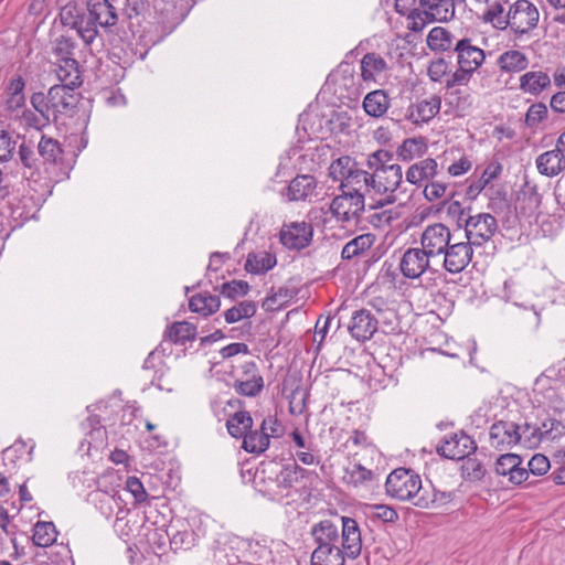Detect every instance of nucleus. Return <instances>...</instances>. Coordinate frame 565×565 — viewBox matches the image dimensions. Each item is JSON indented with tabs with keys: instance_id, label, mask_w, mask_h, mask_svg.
Listing matches in <instances>:
<instances>
[{
	"instance_id": "nucleus-49",
	"label": "nucleus",
	"mask_w": 565,
	"mask_h": 565,
	"mask_svg": "<svg viewBox=\"0 0 565 565\" xmlns=\"http://www.w3.org/2000/svg\"><path fill=\"white\" fill-rule=\"evenodd\" d=\"M327 125L332 134H345L351 126V116L348 111H333Z\"/></svg>"
},
{
	"instance_id": "nucleus-51",
	"label": "nucleus",
	"mask_w": 565,
	"mask_h": 565,
	"mask_svg": "<svg viewBox=\"0 0 565 565\" xmlns=\"http://www.w3.org/2000/svg\"><path fill=\"white\" fill-rule=\"evenodd\" d=\"M522 458L515 454L501 455L494 465L495 473L499 476H509L513 468L521 465Z\"/></svg>"
},
{
	"instance_id": "nucleus-34",
	"label": "nucleus",
	"mask_w": 565,
	"mask_h": 565,
	"mask_svg": "<svg viewBox=\"0 0 565 565\" xmlns=\"http://www.w3.org/2000/svg\"><path fill=\"white\" fill-rule=\"evenodd\" d=\"M270 445L269 433L259 428L252 430L246 434L243 438L242 448L249 454H263Z\"/></svg>"
},
{
	"instance_id": "nucleus-10",
	"label": "nucleus",
	"mask_w": 565,
	"mask_h": 565,
	"mask_svg": "<svg viewBox=\"0 0 565 565\" xmlns=\"http://www.w3.org/2000/svg\"><path fill=\"white\" fill-rule=\"evenodd\" d=\"M436 450L444 458L460 460L473 455L477 451V444L463 430H460L446 436Z\"/></svg>"
},
{
	"instance_id": "nucleus-63",
	"label": "nucleus",
	"mask_w": 565,
	"mask_h": 565,
	"mask_svg": "<svg viewBox=\"0 0 565 565\" xmlns=\"http://www.w3.org/2000/svg\"><path fill=\"white\" fill-rule=\"evenodd\" d=\"M260 427L266 433H269V438L280 437L281 435V425L276 416L268 415L265 417L260 424Z\"/></svg>"
},
{
	"instance_id": "nucleus-38",
	"label": "nucleus",
	"mask_w": 565,
	"mask_h": 565,
	"mask_svg": "<svg viewBox=\"0 0 565 565\" xmlns=\"http://www.w3.org/2000/svg\"><path fill=\"white\" fill-rule=\"evenodd\" d=\"M375 242L373 234H361L350 242H348L341 252V257L344 260H350L355 256L361 255L365 250L370 249Z\"/></svg>"
},
{
	"instance_id": "nucleus-43",
	"label": "nucleus",
	"mask_w": 565,
	"mask_h": 565,
	"mask_svg": "<svg viewBox=\"0 0 565 565\" xmlns=\"http://www.w3.org/2000/svg\"><path fill=\"white\" fill-rule=\"evenodd\" d=\"M38 154L44 163H56L62 158L63 150L57 140L42 135L38 143Z\"/></svg>"
},
{
	"instance_id": "nucleus-21",
	"label": "nucleus",
	"mask_w": 565,
	"mask_h": 565,
	"mask_svg": "<svg viewBox=\"0 0 565 565\" xmlns=\"http://www.w3.org/2000/svg\"><path fill=\"white\" fill-rule=\"evenodd\" d=\"M25 79L22 75H14L4 88L6 93V110L10 114L20 111L25 106Z\"/></svg>"
},
{
	"instance_id": "nucleus-56",
	"label": "nucleus",
	"mask_w": 565,
	"mask_h": 565,
	"mask_svg": "<svg viewBox=\"0 0 565 565\" xmlns=\"http://www.w3.org/2000/svg\"><path fill=\"white\" fill-rule=\"evenodd\" d=\"M393 152L380 149L369 156L366 166L371 170H376V168H386L391 166L390 162L393 160Z\"/></svg>"
},
{
	"instance_id": "nucleus-35",
	"label": "nucleus",
	"mask_w": 565,
	"mask_h": 565,
	"mask_svg": "<svg viewBox=\"0 0 565 565\" xmlns=\"http://www.w3.org/2000/svg\"><path fill=\"white\" fill-rule=\"evenodd\" d=\"M164 335L174 344H184L196 338V327L188 321H177L168 327Z\"/></svg>"
},
{
	"instance_id": "nucleus-3",
	"label": "nucleus",
	"mask_w": 565,
	"mask_h": 565,
	"mask_svg": "<svg viewBox=\"0 0 565 565\" xmlns=\"http://www.w3.org/2000/svg\"><path fill=\"white\" fill-rule=\"evenodd\" d=\"M86 8L87 18L84 14H77L71 24L85 45L90 46L99 36L98 28L105 32H113V28L119 21V15L110 0H87Z\"/></svg>"
},
{
	"instance_id": "nucleus-57",
	"label": "nucleus",
	"mask_w": 565,
	"mask_h": 565,
	"mask_svg": "<svg viewBox=\"0 0 565 565\" xmlns=\"http://www.w3.org/2000/svg\"><path fill=\"white\" fill-rule=\"evenodd\" d=\"M450 62L444 57H439L430 62L427 73L433 82H440L441 78L449 73Z\"/></svg>"
},
{
	"instance_id": "nucleus-61",
	"label": "nucleus",
	"mask_w": 565,
	"mask_h": 565,
	"mask_svg": "<svg viewBox=\"0 0 565 565\" xmlns=\"http://www.w3.org/2000/svg\"><path fill=\"white\" fill-rule=\"evenodd\" d=\"M447 184L439 181L428 183L424 189V196L427 201H435L443 198L446 193Z\"/></svg>"
},
{
	"instance_id": "nucleus-32",
	"label": "nucleus",
	"mask_w": 565,
	"mask_h": 565,
	"mask_svg": "<svg viewBox=\"0 0 565 565\" xmlns=\"http://www.w3.org/2000/svg\"><path fill=\"white\" fill-rule=\"evenodd\" d=\"M551 85V78L547 73L527 72L520 77V88L531 95L537 96Z\"/></svg>"
},
{
	"instance_id": "nucleus-26",
	"label": "nucleus",
	"mask_w": 565,
	"mask_h": 565,
	"mask_svg": "<svg viewBox=\"0 0 565 565\" xmlns=\"http://www.w3.org/2000/svg\"><path fill=\"white\" fill-rule=\"evenodd\" d=\"M488 209L497 215H502L507 221L518 215V207L513 206L503 188H490Z\"/></svg>"
},
{
	"instance_id": "nucleus-30",
	"label": "nucleus",
	"mask_w": 565,
	"mask_h": 565,
	"mask_svg": "<svg viewBox=\"0 0 565 565\" xmlns=\"http://www.w3.org/2000/svg\"><path fill=\"white\" fill-rule=\"evenodd\" d=\"M428 150L427 140L425 137H414L405 139L396 150L397 159L408 162L415 158L423 157Z\"/></svg>"
},
{
	"instance_id": "nucleus-39",
	"label": "nucleus",
	"mask_w": 565,
	"mask_h": 565,
	"mask_svg": "<svg viewBox=\"0 0 565 565\" xmlns=\"http://www.w3.org/2000/svg\"><path fill=\"white\" fill-rule=\"evenodd\" d=\"M454 35L443 26L433 28L426 39L427 46L435 52H446L452 46Z\"/></svg>"
},
{
	"instance_id": "nucleus-22",
	"label": "nucleus",
	"mask_w": 565,
	"mask_h": 565,
	"mask_svg": "<svg viewBox=\"0 0 565 565\" xmlns=\"http://www.w3.org/2000/svg\"><path fill=\"white\" fill-rule=\"evenodd\" d=\"M564 150L556 148L540 154L536 159V167L541 174L555 177L565 169Z\"/></svg>"
},
{
	"instance_id": "nucleus-15",
	"label": "nucleus",
	"mask_w": 565,
	"mask_h": 565,
	"mask_svg": "<svg viewBox=\"0 0 565 565\" xmlns=\"http://www.w3.org/2000/svg\"><path fill=\"white\" fill-rule=\"evenodd\" d=\"M473 245L467 242L449 244L444 250V267L450 274L461 273L471 262Z\"/></svg>"
},
{
	"instance_id": "nucleus-44",
	"label": "nucleus",
	"mask_w": 565,
	"mask_h": 565,
	"mask_svg": "<svg viewBox=\"0 0 565 565\" xmlns=\"http://www.w3.org/2000/svg\"><path fill=\"white\" fill-rule=\"evenodd\" d=\"M461 460L462 465L460 470L463 480L469 482H477L484 478L487 469L480 460L470 456Z\"/></svg>"
},
{
	"instance_id": "nucleus-58",
	"label": "nucleus",
	"mask_w": 565,
	"mask_h": 565,
	"mask_svg": "<svg viewBox=\"0 0 565 565\" xmlns=\"http://www.w3.org/2000/svg\"><path fill=\"white\" fill-rule=\"evenodd\" d=\"M473 70L459 66L458 70L447 79L446 88L450 89L457 85H467L473 74Z\"/></svg>"
},
{
	"instance_id": "nucleus-42",
	"label": "nucleus",
	"mask_w": 565,
	"mask_h": 565,
	"mask_svg": "<svg viewBox=\"0 0 565 565\" xmlns=\"http://www.w3.org/2000/svg\"><path fill=\"white\" fill-rule=\"evenodd\" d=\"M57 532L53 522L39 521L33 529L32 540L36 546L47 547L56 541Z\"/></svg>"
},
{
	"instance_id": "nucleus-17",
	"label": "nucleus",
	"mask_w": 565,
	"mask_h": 565,
	"mask_svg": "<svg viewBox=\"0 0 565 565\" xmlns=\"http://www.w3.org/2000/svg\"><path fill=\"white\" fill-rule=\"evenodd\" d=\"M379 320L367 309L355 310L352 313L348 331L355 340L364 342L370 340L377 331Z\"/></svg>"
},
{
	"instance_id": "nucleus-37",
	"label": "nucleus",
	"mask_w": 565,
	"mask_h": 565,
	"mask_svg": "<svg viewBox=\"0 0 565 565\" xmlns=\"http://www.w3.org/2000/svg\"><path fill=\"white\" fill-rule=\"evenodd\" d=\"M498 64L502 72H521L529 65L526 55L516 50H510L502 53L498 58Z\"/></svg>"
},
{
	"instance_id": "nucleus-55",
	"label": "nucleus",
	"mask_w": 565,
	"mask_h": 565,
	"mask_svg": "<svg viewBox=\"0 0 565 565\" xmlns=\"http://www.w3.org/2000/svg\"><path fill=\"white\" fill-rule=\"evenodd\" d=\"M17 141L6 130H0V162L10 161L15 151Z\"/></svg>"
},
{
	"instance_id": "nucleus-28",
	"label": "nucleus",
	"mask_w": 565,
	"mask_h": 565,
	"mask_svg": "<svg viewBox=\"0 0 565 565\" xmlns=\"http://www.w3.org/2000/svg\"><path fill=\"white\" fill-rule=\"evenodd\" d=\"M221 299L217 295L203 291L193 295L189 300V309L203 317H209L220 310Z\"/></svg>"
},
{
	"instance_id": "nucleus-59",
	"label": "nucleus",
	"mask_w": 565,
	"mask_h": 565,
	"mask_svg": "<svg viewBox=\"0 0 565 565\" xmlns=\"http://www.w3.org/2000/svg\"><path fill=\"white\" fill-rule=\"evenodd\" d=\"M126 489L132 494L137 503H142L148 498L142 482L137 477L132 476L127 478Z\"/></svg>"
},
{
	"instance_id": "nucleus-1",
	"label": "nucleus",
	"mask_w": 565,
	"mask_h": 565,
	"mask_svg": "<svg viewBox=\"0 0 565 565\" xmlns=\"http://www.w3.org/2000/svg\"><path fill=\"white\" fill-rule=\"evenodd\" d=\"M319 476L296 462L280 465L276 460L262 461L256 468L254 483L257 490L269 499L282 497V492L296 486L311 489Z\"/></svg>"
},
{
	"instance_id": "nucleus-24",
	"label": "nucleus",
	"mask_w": 565,
	"mask_h": 565,
	"mask_svg": "<svg viewBox=\"0 0 565 565\" xmlns=\"http://www.w3.org/2000/svg\"><path fill=\"white\" fill-rule=\"evenodd\" d=\"M441 99L438 96H433L429 100H422L414 107L411 105L404 117L411 119L414 122L422 120L428 122L431 120L440 110Z\"/></svg>"
},
{
	"instance_id": "nucleus-46",
	"label": "nucleus",
	"mask_w": 565,
	"mask_h": 565,
	"mask_svg": "<svg viewBox=\"0 0 565 565\" xmlns=\"http://www.w3.org/2000/svg\"><path fill=\"white\" fill-rule=\"evenodd\" d=\"M358 163L349 156H342L338 158L330 167V175L334 179L344 180L347 177L353 180L351 177L353 171L356 169Z\"/></svg>"
},
{
	"instance_id": "nucleus-45",
	"label": "nucleus",
	"mask_w": 565,
	"mask_h": 565,
	"mask_svg": "<svg viewBox=\"0 0 565 565\" xmlns=\"http://www.w3.org/2000/svg\"><path fill=\"white\" fill-rule=\"evenodd\" d=\"M250 286L245 280L233 279L226 281L218 287H214L215 291H218L222 296L227 299L236 300L238 297H244L249 292Z\"/></svg>"
},
{
	"instance_id": "nucleus-9",
	"label": "nucleus",
	"mask_w": 565,
	"mask_h": 565,
	"mask_svg": "<svg viewBox=\"0 0 565 565\" xmlns=\"http://www.w3.org/2000/svg\"><path fill=\"white\" fill-rule=\"evenodd\" d=\"M498 230L494 216L489 213L468 215L465 218V233L467 241L473 246H482L489 242Z\"/></svg>"
},
{
	"instance_id": "nucleus-14",
	"label": "nucleus",
	"mask_w": 565,
	"mask_h": 565,
	"mask_svg": "<svg viewBox=\"0 0 565 565\" xmlns=\"http://www.w3.org/2000/svg\"><path fill=\"white\" fill-rule=\"evenodd\" d=\"M434 257L422 248H408L402 256L399 268L402 274L409 279L419 278L429 269V259Z\"/></svg>"
},
{
	"instance_id": "nucleus-64",
	"label": "nucleus",
	"mask_w": 565,
	"mask_h": 565,
	"mask_svg": "<svg viewBox=\"0 0 565 565\" xmlns=\"http://www.w3.org/2000/svg\"><path fill=\"white\" fill-rule=\"evenodd\" d=\"M248 352H249L248 345L243 342L231 343V344L222 348L220 351L223 359H230L236 354H239V353L246 354Z\"/></svg>"
},
{
	"instance_id": "nucleus-27",
	"label": "nucleus",
	"mask_w": 565,
	"mask_h": 565,
	"mask_svg": "<svg viewBox=\"0 0 565 565\" xmlns=\"http://www.w3.org/2000/svg\"><path fill=\"white\" fill-rule=\"evenodd\" d=\"M317 188V181L313 175L299 174L294 178L288 188L287 195L289 201H305Z\"/></svg>"
},
{
	"instance_id": "nucleus-50",
	"label": "nucleus",
	"mask_w": 565,
	"mask_h": 565,
	"mask_svg": "<svg viewBox=\"0 0 565 565\" xmlns=\"http://www.w3.org/2000/svg\"><path fill=\"white\" fill-rule=\"evenodd\" d=\"M504 7L500 2H493L489 6V8L483 13V21L491 23L495 29L498 30H505L507 26L504 25V18L503 15Z\"/></svg>"
},
{
	"instance_id": "nucleus-5",
	"label": "nucleus",
	"mask_w": 565,
	"mask_h": 565,
	"mask_svg": "<svg viewBox=\"0 0 565 565\" xmlns=\"http://www.w3.org/2000/svg\"><path fill=\"white\" fill-rule=\"evenodd\" d=\"M373 171L374 172L372 173V178H370L371 189L379 194H390L385 199L379 200L374 204L370 205V209L376 210L379 207H383L384 205L395 203L396 196L393 193L402 184V167L399 164L392 163L386 168H376V170Z\"/></svg>"
},
{
	"instance_id": "nucleus-19",
	"label": "nucleus",
	"mask_w": 565,
	"mask_h": 565,
	"mask_svg": "<svg viewBox=\"0 0 565 565\" xmlns=\"http://www.w3.org/2000/svg\"><path fill=\"white\" fill-rule=\"evenodd\" d=\"M419 7L425 26L435 21H448L455 15L451 0H419Z\"/></svg>"
},
{
	"instance_id": "nucleus-36",
	"label": "nucleus",
	"mask_w": 565,
	"mask_h": 565,
	"mask_svg": "<svg viewBox=\"0 0 565 565\" xmlns=\"http://www.w3.org/2000/svg\"><path fill=\"white\" fill-rule=\"evenodd\" d=\"M386 70L387 64L385 60L374 52L366 53L361 60V76L364 82L374 81L375 75Z\"/></svg>"
},
{
	"instance_id": "nucleus-25",
	"label": "nucleus",
	"mask_w": 565,
	"mask_h": 565,
	"mask_svg": "<svg viewBox=\"0 0 565 565\" xmlns=\"http://www.w3.org/2000/svg\"><path fill=\"white\" fill-rule=\"evenodd\" d=\"M438 173V163L433 158H426L413 163L406 171V181L420 185L425 180L434 179Z\"/></svg>"
},
{
	"instance_id": "nucleus-7",
	"label": "nucleus",
	"mask_w": 565,
	"mask_h": 565,
	"mask_svg": "<svg viewBox=\"0 0 565 565\" xmlns=\"http://www.w3.org/2000/svg\"><path fill=\"white\" fill-rule=\"evenodd\" d=\"M76 47L77 43L72 36L60 35L54 40L52 53L61 62L56 73L62 82H66L73 74L75 79H79V64L74 57Z\"/></svg>"
},
{
	"instance_id": "nucleus-8",
	"label": "nucleus",
	"mask_w": 565,
	"mask_h": 565,
	"mask_svg": "<svg viewBox=\"0 0 565 565\" xmlns=\"http://www.w3.org/2000/svg\"><path fill=\"white\" fill-rule=\"evenodd\" d=\"M79 79H70L60 85H53L50 88V102L54 119L57 115L73 116L79 103L78 95L75 94V87L81 85Z\"/></svg>"
},
{
	"instance_id": "nucleus-18",
	"label": "nucleus",
	"mask_w": 565,
	"mask_h": 565,
	"mask_svg": "<svg viewBox=\"0 0 565 565\" xmlns=\"http://www.w3.org/2000/svg\"><path fill=\"white\" fill-rule=\"evenodd\" d=\"M457 54L458 66L469 67L476 71L486 58L484 51L472 44V40L463 38L455 44L452 50Z\"/></svg>"
},
{
	"instance_id": "nucleus-62",
	"label": "nucleus",
	"mask_w": 565,
	"mask_h": 565,
	"mask_svg": "<svg viewBox=\"0 0 565 565\" xmlns=\"http://www.w3.org/2000/svg\"><path fill=\"white\" fill-rule=\"evenodd\" d=\"M373 509L375 516L385 523H395L398 520L397 512L390 505L375 504Z\"/></svg>"
},
{
	"instance_id": "nucleus-33",
	"label": "nucleus",
	"mask_w": 565,
	"mask_h": 565,
	"mask_svg": "<svg viewBox=\"0 0 565 565\" xmlns=\"http://www.w3.org/2000/svg\"><path fill=\"white\" fill-rule=\"evenodd\" d=\"M417 0H395V11L401 15H406L411 23L408 29L413 32H420L425 28V22L422 20L420 7H415Z\"/></svg>"
},
{
	"instance_id": "nucleus-48",
	"label": "nucleus",
	"mask_w": 565,
	"mask_h": 565,
	"mask_svg": "<svg viewBox=\"0 0 565 565\" xmlns=\"http://www.w3.org/2000/svg\"><path fill=\"white\" fill-rule=\"evenodd\" d=\"M30 103L35 111L43 118L44 122L50 121V111L52 110L50 102V90L45 95L42 92H35L31 95Z\"/></svg>"
},
{
	"instance_id": "nucleus-54",
	"label": "nucleus",
	"mask_w": 565,
	"mask_h": 565,
	"mask_svg": "<svg viewBox=\"0 0 565 565\" xmlns=\"http://www.w3.org/2000/svg\"><path fill=\"white\" fill-rule=\"evenodd\" d=\"M347 475L349 476L348 482L352 483L354 487L364 484L373 479L372 470L365 468L359 462L354 463L352 469H347Z\"/></svg>"
},
{
	"instance_id": "nucleus-53",
	"label": "nucleus",
	"mask_w": 565,
	"mask_h": 565,
	"mask_svg": "<svg viewBox=\"0 0 565 565\" xmlns=\"http://www.w3.org/2000/svg\"><path fill=\"white\" fill-rule=\"evenodd\" d=\"M548 114L547 107L544 103H535L531 105L525 114L524 122L527 127L534 128L544 119Z\"/></svg>"
},
{
	"instance_id": "nucleus-12",
	"label": "nucleus",
	"mask_w": 565,
	"mask_h": 565,
	"mask_svg": "<svg viewBox=\"0 0 565 565\" xmlns=\"http://www.w3.org/2000/svg\"><path fill=\"white\" fill-rule=\"evenodd\" d=\"M520 425L510 420H498L493 423L489 430L491 447L503 450L510 449L522 440Z\"/></svg>"
},
{
	"instance_id": "nucleus-47",
	"label": "nucleus",
	"mask_w": 565,
	"mask_h": 565,
	"mask_svg": "<svg viewBox=\"0 0 565 565\" xmlns=\"http://www.w3.org/2000/svg\"><path fill=\"white\" fill-rule=\"evenodd\" d=\"M234 391L245 397H256L264 388V379L244 380L236 379L233 383Z\"/></svg>"
},
{
	"instance_id": "nucleus-2",
	"label": "nucleus",
	"mask_w": 565,
	"mask_h": 565,
	"mask_svg": "<svg viewBox=\"0 0 565 565\" xmlns=\"http://www.w3.org/2000/svg\"><path fill=\"white\" fill-rule=\"evenodd\" d=\"M341 545L316 547L310 565H344L345 558L355 559L362 552V536L358 522L353 518H341Z\"/></svg>"
},
{
	"instance_id": "nucleus-31",
	"label": "nucleus",
	"mask_w": 565,
	"mask_h": 565,
	"mask_svg": "<svg viewBox=\"0 0 565 565\" xmlns=\"http://www.w3.org/2000/svg\"><path fill=\"white\" fill-rule=\"evenodd\" d=\"M254 424L253 417L247 411H237L226 420V429L235 439H243L252 429Z\"/></svg>"
},
{
	"instance_id": "nucleus-11",
	"label": "nucleus",
	"mask_w": 565,
	"mask_h": 565,
	"mask_svg": "<svg viewBox=\"0 0 565 565\" xmlns=\"http://www.w3.org/2000/svg\"><path fill=\"white\" fill-rule=\"evenodd\" d=\"M329 209L332 215L339 221H358L365 209L364 194H353L349 191H341V194L332 200Z\"/></svg>"
},
{
	"instance_id": "nucleus-23",
	"label": "nucleus",
	"mask_w": 565,
	"mask_h": 565,
	"mask_svg": "<svg viewBox=\"0 0 565 565\" xmlns=\"http://www.w3.org/2000/svg\"><path fill=\"white\" fill-rule=\"evenodd\" d=\"M310 534L317 547L337 546L339 529L331 520H321L312 525Z\"/></svg>"
},
{
	"instance_id": "nucleus-60",
	"label": "nucleus",
	"mask_w": 565,
	"mask_h": 565,
	"mask_svg": "<svg viewBox=\"0 0 565 565\" xmlns=\"http://www.w3.org/2000/svg\"><path fill=\"white\" fill-rule=\"evenodd\" d=\"M527 466L529 471L534 476L545 475L551 467L548 458L542 454L534 455L529 461Z\"/></svg>"
},
{
	"instance_id": "nucleus-41",
	"label": "nucleus",
	"mask_w": 565,
	"mask_h": 565,
	"mask_svg": "<svg viewBox=\"0 0 565 565\" xmlns=\"http://www.w3.org/2000/svg\"><path fill=\"white\" fill-rule=\"evenodd\" d=\"M351 177H354V179L350 180V178L347 177L344 180L341 181V184L339 186L340 191H349L352 192L353 194H363V188H365L366 190L371 188L370 178H372V174H370L367 171L356 168Z\"/></svg>"
},
{
	"instance_id": "nucleus-13",
	"label": "nucleus",
	"mask_w": 565,
	"mask_h": 565,
	"mask_svg": "<svg viewBox=\"0 0 565 565\" xmlns=\"http://www.w3.org/2000/svg\"><path fill=\"white\" fill-rule=\"evenodd\" d=\"M313 237L311 224L292 222L284 225L279 233L280 243L288 249L301 250L310 245Z\"/></svg>"
},
{
	"instance_id": "nucleus-40",
	"label": "nucleus",
	"mask_w": 565,
	"mask_h": 565,
	"mask_svg": "<svg viewBox=\"0 0 565 565\" xmlns=\"http://www.w3.org/2000/svg\"><path fill=\"white\" fill-rule=\"evenodd\" d=\"M276 264L277 259L275 255L265 253L259 258L257 254L249 253L245 263V270L254 275L265 274L274 268Z\"/></svg>"
},
{
	"instance_id": "nucleus-20",
	"label": "nucleus",
	"mask_w": 565,
	"mask_h": 565,
	"mask_svg": "<svg viewBox=\"0 0 565 565\" xmlns=\"http://www.w3.org/2000/svg\"><path fill=\"white\" fill-rule=\"evenodd\" d=\"M167 535L170 540L171 550L188 551L195 545L196 534L190 529L188 523L178 522L177 524H170L167 530Z\"/></svg>"
},
{
	"instance_id": "nucleus-6",
	"label": "nucleus",
	"mask_w": 565,
	"mask_h": 565,
	"mask_svg": "<svg viewBox=\"0 0 565 565\" xmlns=\"http://www.w3.org/2000/svg\"><path fill=\"white\" fill-rule=\"evenodd\" d=\"M540 12L529 0L513 2L504 18V25L510 28L515 35L527 34L537 26Z\"/></svg>"
},
{
	"instance_id": "nucleus-4",
	"label": "nucleus",
	"mask_w": 565,
	"mask_h": 565,
	"mask_svg": "<svg viewBox=\"0 0 565 565\" xmlns=\"http://www.w3.org/2000/svg\"><path fill=\"white\" fill-rule=\"evenodd\" d=\"M420 489V477L415 471L407 468H397L393 470L385 481V491L391 498L399 501L415 499V507L427 509L429 507V501L425 497L418 494Z\"/></svg>"
},
{
	"instance_id": "nucleus-16",
	"label": "nucleus",
	"mask_w": 565,
	"mask_h": 565,
	"mask_svg": "<svg viewBox=\"0 0 565 565\" xmlns=\"http://www.w3.org/2000/svg\"><path fill=\"white\" fill-rule=\"evenodd\" d=\"M450 230L443 223H435L425 228L420 236V243L427 253L437 256L444 253L450 244Z\"/></svg>"
},
{
	"instance_id": "nucleus-52",
	"label": "nucleus",
	"mask_w": 565,
	"mask_h": 565,
	"mask_svg": "<svg viewBox=\"0 0 565 565\" xmlns=\"http://www.w3.org/2000/svg\"><path fill=\"white\" fill-rule=\"evenodd\" d=\"M19 159L24 168L38 169L39 158L34 151V146L31 142L23 140L19 146Z\"/></svg>"
},
{
	"instance_id": "nucleus-29",
	"label": "nucleus",
	"mask_w": 565,
	"mask_h": 565,
	"mask_svg": "<svg viewBox=\"0 0 565 565\" xmlns=\"http://www.w3.org/2000/svg\"><path fill=\"white\" fill-rule=\"evenodd\" d=\"M388 107L390 97L384 89L372 90L363 99V109L374 118H380L386 114Z\"/></svg>"
}]
</instances>
